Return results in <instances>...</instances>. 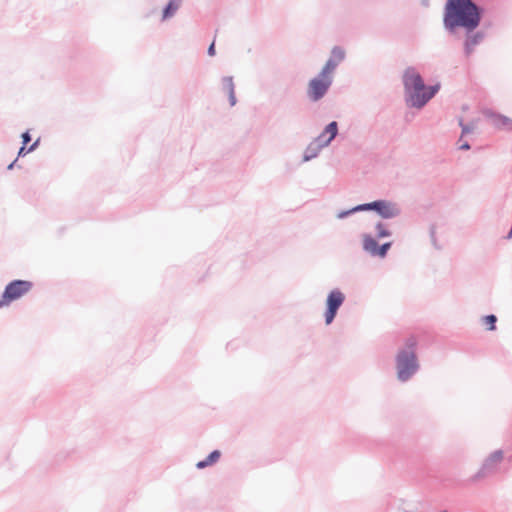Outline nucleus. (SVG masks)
Masks as SVG:
<instances>
[{
	"instance_id": "2",
	"label": "nucleus",
	"mask_w": 512,
	"mask_h": 512,
	"mask_svg": "<svg viewBox=\"0 0 512 512\" xmlns=\"http://www.w3.org/2000/svg\"><path fill=\"white\" fill-rule=\"evenodd\" d=\"M407 107L422 109L440 91L441 84H426L421 74L412 66L405 69L402 77Z\"/></svg>"
},
{
	"instance_id": "5",
	"label": "nucleus",
	"mask_w": 512,
	"mask_h": 512,
	"mask_svg": "<svg viewBox=\"0 0 512 512\" xmlns=\"http://www.w3.org/2000/svg\"><path fill=\"white\" fill-rule=\"evenodd\" d=\"M366 212H374L384 220L396 218L401 215V208L396 202L388 199H376L365 203Z\"/></svg>"
},
{
	"instance_id": "3",
	"label": "nucleus",
	"mask_w": 512,
	"mask_h": 512,
	"mask_svg": "<svg viewBox=\"0 0 512 512\" xmlns=\"http://www.w3.org/2000/svg\"><path fill=\"white\" fill-rule=\"evenodd\" d=\"M417 346L416 336L410 335L395 355L396 377L401 383L409 381L420 370Z\"/></svg>"
},
{
	"instance_id": "18",
	"label": "nucleus",
	"mask_w": 512,
	"mask_h": 512,
	"mask_svg": "<svg viewBox=\"0 0 512 512\" xmlns=\"http://www.w3.org/2000/svg\"><path fill=\"white\" fill-rule=\"evenodd\" d=\"M392 235V231L389 229L388 225L382 221H378L375 224V237L378 239H383L390 237Z\"/></svg>"
},
{
	"instance_id": "25",
	"label": "nucleus",
	"mask_w": 512,
	"mask_h": 512,
	"mask_svg": "<svg viewBox=\"0 0 512 512\" xmlns=\"http://www.w3.org/2000/svg\"><path fill=\"white\" fill-rule=\"evenodd\" d=\"M32 140L30 130L27 129L21 134V145L27 146Z\"/></svg>"
},
{
	"instance_id": "9",
	"label": "nucleus",
	"mask_w": 512,
	"mask_h": 512,
	"mask_svg": "<svg viewBox=\"0 0 512 512\" xmlns=\"http://www.w3.org/2000/svg\"><path fill=\"white\" fill-rule=\"evenodd\" d=\"M339 134V124L333 120L326 124L321 133L313 139L322 149L328 147Z\"/></svg>"
},
{
	"instance_id": "10",
	"label": "nucleus",
	"mask_w": 512,
	"mask_h": 512,
	"mask_svg": "<svg viewBox=\"0 0 512 512\" xmlns=\"http://www.w3.org/2000/svg\"><path fill=\"white\" fill-rule=\"evenodd\" d=\"M465 32V39H464V52L466 55H469L474 47L478 45L484 38H485V32L482 30H476L468 28L462 29Z\"/></svg>"
},
{
	"instance_id": "31",
	"label": "nucleus",
	"mask_w": 512,
	"mask_h": 512,
	"mask_svg": "<svg viewBox=\"0 0 512 512\" xmlns=\"http://www.w3.org/2000/svg\"><path fill=\"white\" fill-rule=\"evenodd\" d=\"M18 161V158H15L8 166H7V170H12L15 166H16V163Z\"/></svg>"
},
{
	"instance_id": "21",
	"label": "nucleus",
	"mask_w": 512,
	"mask_h": 512,
	"mask_svg": "<svg viewBox=\"0 0 512 512\" xmlns=\"http://www.w3.org/2000/svg\"><path fill=\"white\" fill-rule=\"evenodd\" d=\"M345 57L346 52L341 46L336 45L331 49L329 58L334 59L337 64H340L345 59Z\"/></svg>"
},
{
	"instance_id": "8",
	"label": "nucleus",
	"mask_w": 512,
	"mask_h": 512,
	"mask_svg": "<svg viewBox=\"0 0 512 512\" xmlns=\"http://www.w3.org/2000/svg\"><path fill=\"white\" fill-rule=\"evenodd\" d=\"M504 458V451L502 449H497L490 453L482 462L479 470L470 477L471 482H477L480 479H483L492 473H494L497 469L498 464Z\"/></svg>"
},
{
	"instance_id": "32",
	"label": "nucleus",
	"mask_w": 512,
	"mask_h": 512,
	"mask_svg": "<svg viewBox=\"0 0 512 512\" xmlns=\"http://www.w3.org/2000/svg\"><path fill=\"white\" fill-rule=\"evenodd\" d=\"M421 3H422L423 6H428L429 5L428 0H421Z\"/></svg>"
},
{
	"instance_id": "29",
	"label": "nucleus",
	"mask_w": 512,
	"mask_h": 512,
	"mask_svg": "<svg viewBox=\"0 0 512 512\" xmlns=\"http://www.w3.org/2000/svg\"><path fill=\"white\" fill-rule=\"evenodd\" d=\"M207 54L208 56L210 57H213L216 55V46H215V38L213 39V41L210 43V45L208 46L207 48Z\"/></svg>"
},
{
	"instance_id": "14",
	"label": "nucleus",
	"mask_w": 512,
	"mask_h": 512,
	"mask_svg": "<svg viewBox=\"0 0 512 512\" xmlns=\"http://www.w3.org/2000/svg\"><path fill=\"white\" fill-rule=\"evenodd\" d=\"M493 123L495 127L512 132V119L501 113H493Z\"/></svg>"
},
{
	"instance_id": "19",
	"label": "nucleus",
	"mask_w": 512,
	"mask_h": 512,
	"mask_svg": "<svg viewBox=\"0 0 512 512\" xmlns=\"http://www.w3.org/2000/svg\"><path fill=\"white\" fill-rule=\"evenodd\" d=\"M458 124L461 128V135L459 137V142H461L462 138H464V136H466L474 131L475 124L473 121L465 122L462 117H459Z\"/></svg>"
},
{
	"instance_id": "28",
	"label": "nucleus",
	"mask_w": 512,
	"mask_h": 512,
	"mask_svg": "<svg viewBox=\"0 0 512 512\" xmlns=\"http://www.w3.org/2000/svg\"><path fill=\"white\" fill-rule=\"evenodd\" d=\"M227 94H228L229 105L231 107L235 106L236 103H237V98H236L235 90H232V91L228 92Z\"/></svg>"
},
{
	"instance_id": "17",
	"label": "nucleus",
	"mask_w": 512,
	"mask_h": 512,
	"mask_svg": "<svg viewBox=\"0 0 512 512\" xmlns=\"http://www.w3.org/2000/svg\"><path fill=\"white\" fill-rule=\"evenodd\" d=\"M338 65L339 64H337V62L334 59L328 58L323 67L321 68L319 74L333 80V73L338 67Z\"/></svg>"
},
{
	"instance_id": "6",
	"label": "nucleus",
	"mask_w": 512,
	"mask_h": 512,
	"mask_svg": "<svg viewBox=\"0 0 512 512\" xmlns=\"http://www.w3.org/2000/svg\"><path fill=\"white\" fill-rule=\"evenodd\" d=\"M345 300L346 296L340 288H334L328 292L325 300L324 311V322L326 325L333 323Z\"/></svg>"
},
{
	"instance_id": "20",
	"label": "nucleus",
	"mask_w": 512,
	"mask_h": 512,
	"mask_svg": "<svg viewBox=\"0 0 512 512\" xmlns=\"http://www.w3.org/2000/svg\"><path fill=\"white\" fill-rule=\"evenodd\" d=\"M497 316L495 314H487L482 316L481 321L487 331H495L497 329Z\"/></svg>"
},
{
	"instance_id": "27",
	"label": "nucleus",
	"mask_w": 512,
	"mask_h": 512,
	"mask_svg": "<svg viewBox=\"0 0 512 512\" xmlns=\"http://www.w3.org/2000/svg\"><path fill=\"white\" fill-rule=\"evenodd\" d=\"M457 143H458L459 150L468 151L471 149L470 143L467 140H464L463 138H462L461 142H459V140H458Z\"/></svg>"
},
{
	"instance_id": "26",
	"label": "nucleus",
	"mask_w": 512,
	"mask_h": 512,
	"mask_svg": "<svg viewBox=\"0 0 512 512\" xmlns=\"http://www.w3.org/2000/svg\"><path fill=\"white\" fill-rule=\"evenodd\" d=\"M32 151L30 150L29 146H24V145H21L18 149V152H17V157L16 158H21V157H24L26 156L28 153H31Z\"/></svg>"
},
{
	"instance_id": "24",
	"label": "nucleus",
	"mask_w": 512,
	"mask_h": 512,
	"mask_svg": "<svg viewBox=\"0 0 512 512\" xmlns=\"http://www.w3.org/2000/svg\"><path fill=\"white\" fill-rule=\"evenodd\" d=\"M429 236H430L432 245L436 249H441V247L438 245L437 238H436V225L435 224H431L430 225V227H429Z\"/></svg>"
},
{
	"instance_id": "11",
	"label": "nucleus",
	"mask_w": 512,
	"mask_h": 512,
	"mask_svg": "<svg viewBox=\"0 0 512 512\" xmlns=\"http://www.w3.org/2000/svg\"><path fill=\"white\" fill-rule=\"evenodd\" d=\"M379 239L372 234L364 233L362 235V249L371 257H376L379 247Z\"/></svg>"
},
{
	"instance_id": "30",
	"label": "nucleus",
	"mask_w": 512,
	"mask_h": 512,
	"mask_svg": "<svg viewBox=\"0 0 512 512\" xmlns=\"http://www.w3.org/2000/svg\"><path fill=\"white\" fill-rule=\"evenodd\" d=\"M39 145H40V138H37V139H36V140H35V141H34V142L29 146V148H30V150L33 152V151H35V150L38 148V146H39Z\"/></svg>"
},
{
	"instance_id": "23",
	"label": "nucleus",
	"mask_w": 512,
	"mask_h": 512,
	"mask_svg": "<svg viewBox=\"0 0 512 512\" xmlns=\"http://www.w3.org/2000/svg\"><path fill=\"white\" fill-rule=\"evenodd\" d=\"M223 89L228 92L235 90V85L232 76H224L222 78Z\"/></svg>"
},
{
	"instance_id": "1",
	"label": "nucleus",
	"mask_w": 512,
	"mask_h": 512,
	"mask_svg": "<svg viewBox=\"0 0 512 512\" xmlns=\"http://www.w3.org/2000/svg\"><path fill=\"white\" fill-rule=\"evenodd\" d=\"M486 9L475 0H446L443 7V27L455 35L464 28L477 29L485 15Z\"/></svg>"
},
{
	"instance_id": "13",
	"label": "nucleus",
	"mask_w": 512,
	"mask_h": 512,
	"mask_svg": "<svg viewBox=\"0 0 512 512\" xmlns=\"http://www.w3.org/2000/svg\"><path fill=\"white\" fill-rule=\"evenodd\" d=\"M181 4L182 2L179 0H168L162 8L161 21L171 19L176 14Z\"/></svg>"
},
{
	"instance_id": "22",
	"label": "nucleus",
	"mask_w": 512,
	"mask_h": 512,
	"mask_svg": "<svg viewBox=\"0 0 512 512\" xmlns=\"http://www.w3.org/2000/svg\"><path fill=\"white\" fill-rule=\"evenodd\" d=\"M392 245H393L392 241H387V242H384L382 244H379V247H378L379 249H378V253H377L376 257H378L380 259L386 258V256L388 255V252L391 249Z\"/></svg>"
},
{
	"instance_id": "4",
	"label": "nucleus",
	"mask_w": 512,
	"mask_h": 512,
	"mask_svg": "<svg viewBox=\"0 0 512 512\" xmlns=\"http://www.w3.org/2000/svg\"><path fill=\"white\" fill-rule=\"evenodd\" d=\"M32 287L33 283L28 280L14 279L8 282L0 296V309L7 307L12 302L20 299L22 296L27 294Z\"/></svg>"
},
{
	"instance_id": "7",
	"label": "nucleus",
	"mask_w": 512,
	"mask_h": 512,
	"mask_svg": "<svg viewBox=\"0 0 512 512\" xmlns=\"http://www.w3.org/2000/svg\"><path fill=\"white\" fill-rule=\"evenodd\" d=\"M333 84V80L317 74L311 78L307 86V96L311 102H318L325 97L330 87Z\"/></svg>"
},
{
	"instance_id": "16",
	"label": "nucleus",
	"mask_w": 512,
	"mask_h": 512,
	"mask_svg": "<svg viewBox=\"0 0 512 512\" xmlns=\"http://www.w3.org/2000/svg\"><path fill=\"white\" fill-rule=\"evenodd\" d=\"M358 212H366L365 211V203L357 204L348 209L339 210L336 214V218L340 219V220L346 219Z\"/></svg>"
},
{
	"instance_id": "12",
	"label": "nucleus",
	"mask_w": 512,
	"mask_h": 512,
	"mask_svg": "<svg viewBox=\"0 0 512 512\" xmlns=\"http://www.w3.org/2000/svg\"><path fill=\"white\" fill-rule=\"evenodd\" d=\"M221 451L218 449L212 450L204 459L198 461L195 467L198 470L205 469L207 467H211L215 465L221 458Z\"/></svg>"
},
{
	"instance_id": "15",
	"label": "nucleus",
	"mask_w": 512,
	"mask_h": 512,
	"mask_svg": "<svg viewBox=\"0 0 512 512\" xmlns=\"http://www.w3.org/2000/svg\"><path fill=\"white\" fill-rule=\"evenodd\" d=\"M322 148L315 143L314 141H311L305 148L303 154H302V162H309L320 154Z\"/></svg>"
}]
</instances>
